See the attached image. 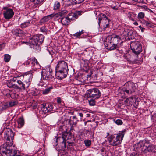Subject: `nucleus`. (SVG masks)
I'll return each instance as SVG.
<instances>
[{"label":"nucleus","instance_id":"2eb2a0df","mask_svg":"<svg viewBox=\"0 0 156 156\" xmlns=\"http://www.w3.org/2000/svg\"><path fill=\"white\" fill-rule=\"evenodd\" d=\"M123 35L125 36V40H129L134 38L135 37L134 33L131 30L126 29H125L123 32Z\"/></svg>","mask_w":156,"mask_h":156},{"label":"nucleus","instance_id":"f704fd0d","mask_svg":"<svg viewBox=\"0 0 156 156\" xmlns=\"http://www.w3.org/2000/svg\"><path fill=\"white\" fill-rule=\"evenodd\" d=\"M30 60L32 61L31 62V67L33 68V67L36 66V65L38 63L37 60L35 58H30Z\"/></svg>","mask_w":156,"mask_h":156},{"label":"nucleus","instance_id":"393cba45","mask_svg":"<svg viewBox=\"0 0 156 156\" xmlns=\"http://www.w3.org/2000/svg\"><path fill=\"white\" fill-rule=\"evenodd\" d=\"M32 23V22L31 20H28L26 22L22 23L20 25V27L22 29L25 28L26 27L30 26Z\"/></svg>","mask_w":156,"mask_h":156},{"label":"nucleus","instance_id":"0eeeda50","mask_svg":"<svg viewBox=\"0 0 156 156\" xmlns=\"http://www.w3.org/2000/svg\"><path fill=\"white\" fill-rule=\"evenodd\" d=\"M130 47L135 56L137 57V58L139 59L138 55L142 51V46L141 44L138 41H135L131 42Z\"/></svg>","mask_w":156,"mask_h":156},{"label":"nucleus","instance_id":"f257e3e1","mask_svg":"<svg viewBox=\"0 0 156 156\" xmlns=\"http://www.w3.org/2000/svg\"><path fill=\"white\" fill-rule=\"evenodd\" d=\"M122 41L119 35H114L111 37H107L104 43L106 48L110 50H113L117 48H119L122 45Z\"/></svg>","mask_w":156,"mask_h":156},{"label":"nucleus","instance_id":"6ab92c4d","mask_svg":"<svg viewBox=\"0 0 156 156\" xmlns=\"http://www.w3.org/2000/svg\"><path fill=\"white\" fill-rule=\"evenodd\" d=\"M123 57L125 59L128 61L136 62L139 60L137 57H135L134 55L131 56L129 53L124 54Z\"/></svg>","mask_w":156,"mask_h":156},{"label":"nucleus","instance_id":"b1692460","mask_svg":"<svg viewBox=\"0 0 156 156\" xmlns=\"http://www.w3.org/2000/svg\"><path fill=\"white\" fill-rule=\"evenodd\" d=\"M67 13V11L66 10L62 11L61 12L57 14H54V17L55 16V17L59 18V20H60V18L66 14Z\"/></svg>","mask_w":156,"mask_h":156},{"label":"nucleus","instance_id":"0e129e2a","mask_svg":"<svg viewBox=\"0 0 156 156\" xmlns=\"http://www.w3.org/2000/svg\"><path fill=\"white\" fill-rule=\"evenodd\" d=\"M30 62H32V61H31L30 60V58L27 61H26V62H25V64L26 65H28L30 64Z\"/></svg>","mask_w":156,"mask_h":156},{"label":"nucleus","instance_id":"aec40b11","mask_svg":"<svg viewBox=\"0 0 156 156\" xmlns=\"http://www.w3.org/2000/svg\"><path fill=\"white\" fill-rule=\"evenodd\" d=\"M54 14H52L44 17L40 20V23H44L51 19L54 17Z\"/></svg>","mask_w":156,"mask_h":156},{"label":"nucleus","instance_id":"58836bf2","mask_svg":"<svg viewBox=\"0 0 156 156\" xmlns=\"http://www.w3.org/2000/svg\"><path fill=\"white\" fill-rule=\"evenodd\" d=\"M52 86H50L49 87L42 90V94L44 95H46L48 93L51 91V90L53 89Z\"/></svg>","mask_w":156,"mask_h":156},{"label":"nucleus","instance_id":"338daca9","mask_svg":"<svg viewBox=\"0 0 156 156\" xmlns=\"http://www.w3.org/2000/svg\"><path fill=\"white\" fill-rule=\"evenodd\" d=\"M86 115H87V116H86L87 117H90L91 114H86Z\"/></svg>","mask_w":156,"mask_h":156},{"label":"nucleus","instance_id":"c756f323","mask_svg":"<svg viewBox=\"0 0 156 156\" xmlns=\"http://www.w3.org/2000/svg\"><path fill=\"white\" fill-rule=\"evenodd\" d=\"M109 5L114 9H117L119 5V3L116 2L111 1Z\"/></svg>","mask_w":156,"mask_h":156},{"label":"nucleus","instance_id":"3c124183","mask_svg":"<svg viewBox=\"0 0 156 156\" xmlns=\"http://www.w3.org/2000/svg\"><path fill=\"white\" fill-rule=\"evenodd\" d=\"M11 97L14 99H15L17 98L19 96L18 94L15 93H12L11 94Z\"/></svg>","mask_w":156,"mask_h":156},{"label":"nucleus","instance_id":"bf43d9fd","mask_svg":"<svg viewBox=\"0 0 156 156\" xmlns=\"http://www.w3.org/2000/svg\"><path fill=\"white\" fill-rule=\"evenodd\" d=\"M62 101V100L61 98L60 97H58L57 99V102L58 103H61Z\"/></svg>","mask_w":156,"mask_h":156},{"label":"nucleus","instance_id":"72a5a7b5","mask_svg":"<svg viewBox=\"0 0 156 156\" xmlns=\"http://www.w3.org/2000/svg\"><path fill=\"white\" fill-rule=\"evenodd\" d=\"M89 62L88 61H84V63L83 66V69L85 71H87L89 68Z\"/></svg>","mask_w":156,"mask_h":156},{"label":"nucleus","instance_id":"2f4dec72","mask_svg":"<svg viewBox=\"0 0 156 156\" xmlns=\"http://www.w3.org/2000/svg\"><path fill=\"white\" fill-rule=\"evenodd\" d=\"M12 34L16 36H20L23 34V31L20 29H18L13 30Z\"/></svg>","mask_w":156,"mask_h":156},{"label":"nucleus","instance_id":"49530a36","mask_svg":"<svg viewBox=\"0 0 156 156\" xmlns=\"http://www.w3.org/2000/svg\"><path fill=\"white\" fill-rule=\"evenodd\" d=\"M84 142L85 146L86 147H89L91 144V141L89 140H86L84 141Z\"/></svg>","mask_w":156,"mask_h":156},{"label":"nucleus","instance_id":"e433bc0d","mask_svg":"<svg viewBox=\"0 0 156 156\" xmlns=\"http://www.w3.org/2000/svg\"><path fill=\"white\" fill-rule=\"evenodd\" d=\"M84 33V30H83L81 31L77 32L73 34V36L75 38H79L81 35L83 34Z\"/></svg>","mask_w":156,"mask_h":156},{"label":"nucleus","instance_id":"8fccbe9b","mask_svg":"<svg viewBox=\"0 0 156 156\" xmlns=\"http://www.w3.org/2000/svg\"><path fill=\"white\" fill-rule=\"evenodd\" d=\"M74 5L82 3L84 0H73Z\"/></svg>","mask_w":156,"mask_h":156},{"label":"nucleus","instance_id":"9d476101","mask_svg":"<svg viewBox=\"0 0 156 156\" xmlns=\"http://www.w3.org/2000/svg\"><path fill=\"white\" fill-rule=\"evenodd\" d=\"M22 76H17L13 77L11 79V81L13 82L16 81L17 83L19 85V87L20 88L18 89L25 90L29 87L28 84L25 83L24 80L23 79Z\"/></svg>","mask_w":156,"mask_h":156},{"label":"nucleus","instance_id":"bb28decb","mask_svg":"<svg viewBox=\"0 0 156 156\" xmlns=\"http://www.w3.org/2000/svg\"><path fill=\"white\" fill-rule=\"evenodd\" d=\"M109 20L108 17L105 18L102 21V23L104 28H107L109 26Z\"/></svg>","mask_w":156,"mask_h":156},{"label":"nucleus","instance_id":"c9c22d12","mask_svg":"<svg viewBox=\"0 0 156 156\" xmlns=\"http://www.w3.org/2000/svg\"><path fill=\"white\" fill-rule=\"evenodd\" d=\"M30 60L32 61L31 62V67L33 68V67L36 66V65L38 63L37 60L35 58H30Z\"/></svg>","mask_w":156,"mask_h":156},{"label":"nucleus","instance_id":"f8f14e48","mask_svg":"<svg viewBox=\"0 0 156 156\" xmlns=\"http://www.w3.org/2000/svg\"><path fill=\"white\" fill-rule=\"evenodd\" d=\"M2 9L3 10V14L5 19L9 20L13 17L14 12L12 9L7 7H4Z\"/></svg>","mask_w":156,"mask_h":156},{"label":"nucleus","instance_id":"4468645a","mask_svg":"<svg viewBox=\"0 0 156 156\" xmlns=\"http://www.w3.org/2000/svg\"><path fill=\"white\" fill-rule=\"evenodd\" d=\"M22 76L23 79L24 80L25 83L28 84V85L29 87L31 83V82L33 78V75L31 72H28L25 73L24 74L20 75Z\"/></svg>","mask_w":156,"mask_h":156},{"label":"nucleus","instance_id":"39448f33","mask_svg":"<svg viewBox=\"0 0 156 156\" xmlns=\"http://www.w3.org/2000/svg\"><path fill=\"white\" fill-rule=\"evenodd\" d=\"M142 151L145 153L155 151V146L151 144L149 141L144 139L137 143Z\"/></svg>","mask_w":156,"mask_h":156},{"label":"nucleus","instance_id":"7ed1b4c3","mask_svg":"<svg viewBox=\"0 0 156 156\" xmlns=\"http://www.w3.org/2000/svg\"><path fill=\"white\" fill-rule=\"evenodd\" d=\"M14 135L11 129L6 130L5 132L4 139L6 142L1 146L0 151L1 150L2 148L8 149V147L14 146H12V144Z\"/></svg>","mask_w":156,"mask_h":156},{"label":"nucleus","instance_id":"de8ad7c7","mask_svg":"<svg viewBox=\"0 0 156 156\" xmlns=\"http://www.w3.org/2000/svg\"><path fill=\"white\" fill-rule=\"evenodd\" d=\"M30 1L35 4H38L44 1V0H30Z\"/></svg>","mask_w":156,"mask_h":156},{"label":"nucleus","instance_id":"f03ea898","mask_svg":"<svg viewBox=\"0 0 156 156\" xmlns=\"http://www.w3.org/2000/svg\"><path fill=\"white\" fill-rule=\"evenodd\" d=\"M56 76L59 79L66 77L69 70L67 63L64 61L58 62L56 68Z\"/></svg>","mask_w":156,"mask_h":156},{"label":"nucleus","instance_id":"4c0bfd02","mask_svg":"<svg viewBox=\"0 0 156 156\" xmlns=\"http://www.w3.org/2000/svg\"><path fill=\"white\" fill-rule=\"evenodd\" d=\"M66 141V139L63 136V134H62L61 136L58 137V138L56 139V142H59L60 143H61L62 142H64Z\"/></svg>","mask_w":156,"mask_h":156},{"label":"nucleus","instance_id":"ea45409f","mask_svg":"<svg viewBox=\"0 0 156 156\" xmlns=\"http://www.w3.org/2000/svg\"><path fill=\"white\" fill-rule=\"evenodd\" d=\"M60 4L59 2L58 1H56L55 2L54 5V9L56 10L60 9Z\"/></svg>","mask_w":156,"mask_h":156},{"label":"nucleus","instance_id":"a18cd8bd","mask_svg":"<svg viewBox=\"0 0 156 156\" xmlns=\"http://www.w3.org/2000/svg\"><path fill=\"white\" fill-rule=\"evenodd\" d=\"M145 16L144 13L142 12H139L138 15V19H143Z\"/></svg>","mask_w":156,"mask_h":156},{"label":"nucleus","instance_id":"69168bd1","mask_svg":"<svg viewBox=\"0 0 156 156\" xmlns=\"http://www.w3.org/2000/svg\"><path fill=\"white\" fill-rule=\"evenodd\" d=\"M78 114L81 117H83V113H78Z\"/></svg>","mask_w":156,"mask_h":156},{"label":"nucleus","instance_id":"20e7f679","mask_svg":"<svg viewBox=\"0 0 156 156\" xmlns=\"http://www.w3.org/2000/svg\"><path fill=\"white\" fill-rule=\"evenodd\" d=\"M125 130L120 131L117 134L115 137L114 135H111L108 138V141L110 145L112 146H116L121 144L125 134Z\"/></svg>","mask_w":156,"mask_h":156},{"label":"nucleus","instance_id":"a878e982","mask_svg":"<svg viewBox=\"0 0 156 156\" xmlns=\"http://www.w3.org/2000/svg\"><path fill=\"white\" fill-rule=\"evenodd\" d=\"M12 82H14L13 81H11L10 79L9 81L7 83V85L10 88H12L16 89H18L20 88L19 86H18L17 84L12 83Z\"/></svg>","mask_w":156,"mask_h":156},{"label":"nucleus","instance_id":"1a4fd4ad","mask_svg":"<svg viewBox=\"0 0 156 156\" xmlns=\"http://www.w3.org/2000/svg\"><path fill=\"white\" fill-rule=\"evenodd\" d=\"M0 153L2 156H20L17 154V151L15 149L14 146L8 147V149L2 148Z\"/></svg>","mask_w":156,"mask_h":156},{"label":"nucleus","instance_id":"79ce46f5","mask_svg":"<svg viewBox=\"0 0 156 156\" xmlns=\"http://www.w3.org/2000/svg\"><path fill=\"white\" fill-rule=\"evenodd\" d=\"M10 59L11 56L9 54H5L4 55V60L5 62H8Z\"/></svg>","mask_w":156,"mask_h":156},{"label":"nucleus","instance_id":"9b49d317","mask_svg":"<svg viewBox=\"0 0 156 156\" xmlns=\"http://www.w3.org/2000/svg\"><path fill=\"white\" fill-rule=\"evenodd\" d=\"M86 95L88 98L98 99L101 96V94L98 89L93 88L87 90L86 92Z\"/></svg>","mask_w":156,"mask_h":156},{"label":"nucleus","instance_id":"37998d69","mask_svg":"<svg viewBox=\"0 0 156 156\" xmlns=\"http://www.w3.org/2000/svg\"><path fill=\"white\" fill-rule=\"evenodd\" d=\"M128 17L132 21H134V14L132 12H128L127 14Z\"/></svg>","mask_w":156,"mask_h":156},{"label":"nucleus","instance_id":"a19ab883","mask_svg":"<svg viewBox=\"0 0 156 156\" xmlns=\"http://www.w3.org/2000/svg\"><path fill=\"white\" fill-rule=\"evenodd\" d=\"M106 16L105 15L101 13L99 15L98 17V24H99L101 22V21H102L106 17Z\"/></svg>","mask_w":156,"mask_h":156},{"label":"nucleus","instance_id":"680f3d73","mask_svg":"<svg viewBox=\"0 0 156 156\" xmlns=\"http://www.w3.org/2000/svg\"><path fill=\"white\" fill-rule=\"evenodd\" d=\"M5 47V45L4 44H0V51L2 50Z\"/></svg>","mask_w":156,"mask_h":156},{"label":"nucleus","instance_id":"13d9d810","mask_svg":"<svg viewBox=\"0 0 156 156\" xmlns=\"http://www.w3.org/2000/svg\"><path fill=\"white\" fill-rule=\"evenodd\" d=\"M135 2H137L138 3H143L144 0H132Z\"/></svg>","mask_w":156,"mask_h":156},{"label":"nucleus","instance_id":"f3484780","mask_svg":"<svg viewBox=\"0 0 156 156\" xmlns=\"http://www.w3.org/2000/svg\"><path fill=\"white\" fill-rule=\"evenodd\" d=\"M41 108L42 110L45 113L51 112L52 111H54L53 105L51 103H47L45 104H42L41 105Z\"/></svg>","mask_w":156,"mask_h":156},{"label":"nucleus","instance_id":"dca6fc26","mask_svg":"<svg viewBox=\"0 0 156 156\" xmlns=\"http://www.w3.org/2000/svg\"><path fill=\"white\" fill-rule=\"evenodd\" d=\"M82 11H77L74 12H71L68 14L66 16L70 22L71 21L75 20L78 18L79 16L81 15Z\"/></svg>","mask_w":156,"mask_h":156},{"label":"nucleus","instance_id":"cd10ccee","mask_svg":"<svg viewBox=\"0 0 156 156\" xmlns=\"http://www.w3.org/2000/svg\"><path fill=\"white\" fill-rule=\"evenodd\" d=\"M17 122L18 124V128H21L23 126L24 124V120L23 117H20L19 118Z\"/></svg>","mask_w":156,"mask_h":156},{"label":"nucleus","instance_id":"5fc2aeb1","mask_svg":"<svg viewBox=\"0 0 156 156\" xmlns=\"http://www.w3.org/2000/svg\"><path fill=\"white\" fill-rule=\"evenodd\" d=\"M17 103V102L16 101H14L10 102L9 104V107H12L16 105Z\"/></svg>","mask_w":156,"mask_h":156},{"label":"nucleus","instance_id":"774afa93","mask_svg":"<svg viewBox=\"0 0 156 156\" xmlns=\"http://www.w3.org/2000/svg\"><path fill=\"white\" fill-rule=\"evenodd\" d=\"M40 30L41 31L44 32H45V30L44 29H43L42 28H41L40 29Z\"/></svg>","mask_w":156,"mask_h":156},{"label":"nucleus","instance_id":"412c9836","mask_svg":"<svg viewBox=\"0 0 156 156\" xmlns=\"http://www.w3.org/2000/svg\"><path fill=\"white\" fill-rule=\"evenodd\" d=\"M73 0H62V3L66 7L74 5Z\"/></svg>","mask_w":156,"mask_h":156},{"label":"nucleus","instance_id":"4be33fe9","mask_svg":"<svg viewBox=\"0 0 156 156\" xmlns=\"http://www.w3.org/2000/svg\"><path fill=\"white\" fill-rule=\"evenodd\" d=\"M64 121L63 122L62 121H60L57 122V125L58 128L59 129L61 130H65V131L67 130V128L66 127L65 125Z\"/></svg>","mask_w":156,"mask_h":156},{"label":"nucleus","instance_id":"052dcab7","mask_svg":"<svg viewBox=\"0 0 156 156\" xmlns=\"http://www.w3.org/2000/svg\"><path fill=\"white\" fill-rule=\"evenodd\" d=\"M143 8L144 9H145L147 10V11H150L152 13H153L154 12L153 11L151 10L150 9H149V8H148L146 6H144V7H143Z\"/></svg>","mask_w":156,"mask_h":156},{"label":"nucleus","instance_id":"c03bdc74","mask_svg":"<svg viewBox=\"0 0 156 156\" xmlns=\"http://www.w3.org/2000/svg\"><path fill=\"white\" fill-rule=\"evenodd\" d=\"M1 110H4L7 109L9 107V104L8 103H6L2 105L1 106Z\"/></svg>","mask_w":156,"mask_h":156},{"label":"nucleus","instance_id":"c85d7f7f","mask_svg":"<svg viewBox=\"0 0 156 156\" xmlns=\"http://www.w3.org/2000/svg\"><path fill=\"white\" fill-rule=\"evenodd\" d=\"M141 23L144 27H151L152 26L151 22L145 20H143L141 21Z\"/></svg>","mask_w":156,"mask_h":156},{"label":"nucleus","instance_id":"ddd939ff","mask_svg":"<svg viewBox=\"0 0 156 156\" xmlns=\"http://www.w3.org/2000/svg\"><path fill=\"white\" fill-rule=\"evenodd\" d=\"M51 72L52 70L50 69L42 71L41 74V79L46 81L52 79L54 77L52 76Z\"/></svg>","mask_w":156,"mask_h":156},{"label":"nucleus","instance_id":"864d4df0","mask_svg":"<svg viewBox=\"0 0 156 156\" xmlns=\"http://www.w3.org/2000/svg\"><path fill=\"white\" fill-rule=\"evenodd\" d=\"M89 104L90 106H94L95 105L96 102L94 100L91 99L89 100Z\"/></svg>","mask_w":156,"mask_h":156},{"label":"nucleus","instance_id":"a211bd4d","mask_svg":"<svg viewBox=\"0 0 156 156\" xmlns=\"http://www.w3.org/2000/svg\"><path fill=\"white\" fill-rule=\"evenodd\" d=\"M78 120L76 116L70 117L69 119H66L64 122H66V124L69 125L70 126L72 127L76 126Z\"/></svg>","mask_w":156,"mask_h":156},{"label":"nucleus","instance_id":"4d7b16f0","mask_svg":"<svg viewBox=\"0 0 156 156\" xmlns=\"http://www.w3.org/2000/svg\"><path fill=\"white\" fill-rule=\"evenodd\" d=\"M40 68L41 66L39 63H38L36 65V66L33 67L32 68L34 69H39Z\"/></svg>","mask_w":156,"mask_h":156},{"label":"nucleus","instance_id":"5701e85b","mask_svg":"<svg viewBox=\"0 0 156 156\" xmlns=\"http://www.w3.org/2000/svg\"><path fill=\"white\" fill-rule=\"evenodd\" d=\"M60 21L62 24L64 25H67L70 22L67 16H62L60 18Z\"/></svg>","mask_w":156,"mask_h":156},{"label":"nucleus","instance_id":"7c9ffc66","mask_svg":"<svg viewBox=\"0 0 156 156\" xmlns=\"http://www.w3.org/2000/svg\"><path fill=\"white\" fill-rule=\"evenodd\" d=\"M63 136H64L66 140L70 139L72 138V135L71 133L69 132H67V130L64 131V132H63Z\"/></svg>","mask_w":156,"mask_h":156},{"label":"nucleus","instance_id":"423d86ee","mask_svg":"<svg viewBox=\"0 0 156 156\" xmlns=\"http://www.w3.org/2000/svg\"><path fill=\"white\" fill-rule=\"evenodd\" d=\"M44 40V36L41 34H37L30 39L29 43L31 48L40 50L39 45L43 43Z\"/></svg>","mask_w":156,"mask_h":156},{"label":"nucleus","instance_id":"e2e57ef3","mask_svg":"<svg viewBox=\"0 0 156 156\" xmlns=\"http://www.w3.org/2000/svg\"><path fill=\"white\" fill-rule=\"evenodd\" d=\"M139 27L141 29V31L142 32H144V30L145 29V28L142 27L141 25L139 26Z\"/></svg>","mask_w":156,"mask_h":156},{"label":"nucleus","instance_id":"603ef678","mask_svg":"<svg viewBox=\"0 0 156 156\" xmlns=\"http://www.w3.org/2000/svg\"><path fill=\"white\" fill-rule=\"evenodd\" d=\"M114 121L115 123L118 125H121L123 123L122 120L120 119H118L116 120L114 119Z\"/></svg>","mask_w":156,"mask_h":156},{"label":"nucleus","instance_id":"09e8293b","mask_svg":"<svg viewBox=\"0 0 156 156\" xmlns=\"http://www.w3.org/2000/svg\"><path fill=\"white\" fill-rule=\"evenodd\" d=\"M60 144H61L62 150H65L66 147V141L62 142Z\"/></svg>","mask_w":156,"mask_h":156},{"label":"nucleus","instance_id":"473e14b6","mask_svg":"<svg viewBox=\"0 0 156 156\" xmlns=\"http://www.w3.org/2000/svg\"><path fill=\"white\" fill-rule=\"evenodd\" d=\"M48 50L49 54L51 55L52 58L56 57V55L57 53L56 50L50 48H48Z\"/></svg>","mask_w":156,"mask_h":156},{"label":"nucleus","instance_id":"6e6d98bb","mask_svg":"<svg viewBox=\"0 0 156 156\" xmlns=\"http://www.w3.org/2000/svg\"><path fill=\"white\" fill-rule=\"evenodd\" d=\"M129 98H131L132 100H133V96H131L129 98H127L125 100V102L126 103H128L129 102V103L132 102V101L129 100Z\"/></svg>","mask_w":156,"mask_h":156},{"label":"nucleus","instance_id":"6e6552de","mask_svg":"<svg viewBox=\"0 0 156 156\" xmlns=\"http://www.w3.org/2000/svg\"><path fill=\"white\" fill-rule=\"evenodd\" d=\"M136 87L134 83L131 82L126 83L123 87L122 90L125 95H130L135 92Z\"/></svg>","mask_w":156,"mask_h":156}]
</instances>
